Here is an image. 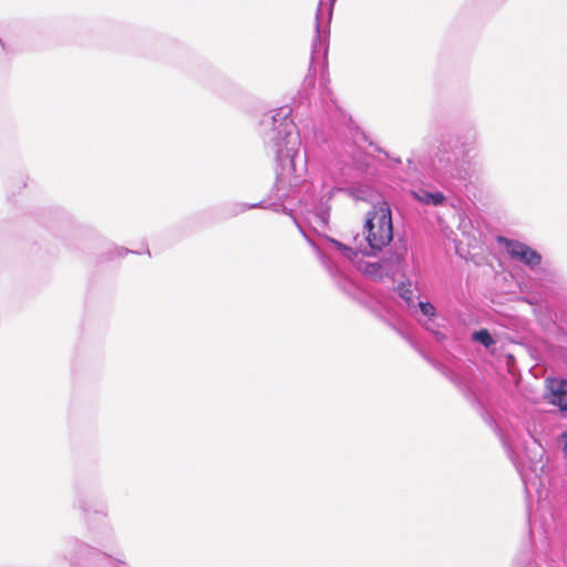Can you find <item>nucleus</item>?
<instances>
[{"instance_id":"15","label":"nucleus","mask_w":567,"mask_h":567,"mask_svg":"<svg viewBox=\"0 0 567 567\" xmlns=\"http://www.w3.org/2000/svg\"><path fill=\"white\" fill-rule=\"evenodd\" d=\"M398 295L405 301L408 307H414V291L411 282H400L396 287Z\"/></svg>"},{"instance_id":"14","label":"nucleus","mask_w":567,"mask_h":567,"mask_svg":"<svg viewBox=\"0 0 567 567\" xmlns=\"http://www.w3.org/2000/svg\"><path fill=\"white\" fill-rule=\"evenodd\" d=\"M76 505L82 511L85 519H89L91 514L106 517V512L104 509L96 508V506L86 495H80L76 499Z\"/></svg>"},{"instance_id":"6","label":"nucleus","mask_w":567,"mask_h":567,"mask_svg":"<svg viewBox=\"0 0 567 567\" xmlns=\"http://www.w3.org/2000/svg\"><path fill=\"white\" fill-rule=\"evenodd\" d=\"M499 241L504 244V247L511 258L524 264L530 270H535L540 266L543 259L542 255L528 245L519 240L504 237H499Z\"/></svg>"},{"instance_id":"22","label":"nucleus","mask_w":567,"mask_h":567,"mask_svg":"<svg viewBox=\"0 0 567 567\" xmlns=\"http://www.w3.org/2000/svg\"><path fill=\"white\" fill-rule=\"evenodd\" d=\"M106 538H107V540H111V539L113 538V535H112V533H111V532L109 533V535H107V537H106Z\"/></svg>"},{"instance_id":"18","label":"nucleus","mask_w":567,"mask_h":567,"mask_svg":"<svg viewBox=\"0 0 567 567\" xmlns=\"http://www.w3.org/2000/svg\"><path fill=\"white\" fill-rule=\"evenodd\" d=\"M559 348L561 350V355L567 363V333H564L559 338Z\"/></svg>"},{"instance_id":"23","label":"nucleus","mask_w":567,"mask_h":567,"mask_svg":"<svg viewBox=\"0 0 567 567\" xmlns=\"http://www.w3.org/2000/svg\"><path fill=\"white\" fill-rule=\"evenodd\" d=\"M0 44H1L2 47H4V43H3V41H2V39H1V38H0Z\"/></svg>"},{"instance_id":"16","label":"nucleus","mask_w":567,"mask_h":567,"mask_svg":"<svg viewBox=\"0 0 567 567\" xmlns=\"http://www.w3.org/2000/svg\"><path fill=\"white\" fill-rule=\"evenodd\" d=\"M472 339L481 344H483L484 347L488 348L491 347L492 344L495 343L492 334L488 332L487 329H481V330H477L475 331L473 334H472Z\"/></svg>"},{"instance_id":"17","label":"nucleus","mask_w":567,"mask_h":567,"mask_svg":"<svg viewBox=\"0 0 567 567\" xmlns=\"http://www.w3.org/2000/svg\"><path fill=\"white\" fill-rule=\"evenodd\" d=\"M420 166H421V162L416 158L415 155H412L411 157L408 158V168H409V172H411V176H417L419 173L421 172L420 169Z\"/></svg>"},{"instance_id":"10","label":"nucleus","mask_w":567,"mask_h":567,"mask_svg":"<svg viewBox=\"0 0 567 567\" xmlns=\"http://www.w3.org/2000/svg\"><path fill=\"white\" fill-rule=\"evenodd\" d=\"M547 391L549 401L559 408L564 416H567V380L547 379Z\"/></svg>"},{"instance_id":"3","label":"nucleus","mask_w":567,"mask_h":567,"mask_svg":"<svg viewBox=\"0 0 567 567\" xmlns=\"http://www.w3.org/2000/svg\"><path fill=\"white\" fill-rule=\"evenodd\" d=\"M326 239L349 260H355L359 255H377L393 239V223L390 204L381 200L367 213L362 237L353 238L354 245L348 246L333 238Z\"/></svg>"},{"instance_id":"7","label":"nucleus","mask_w":567,"mask_h":567,"mask_svg":"<svg viewBox=\"0 0 567 567\" xmlns=\"http://www.w3.org/2000/svg\"><path fill=\"white\" fill-rule=\"evenodd\" d=\"M293 220H295L296 225L298 226L302 236L309 241L310 245H312L317 249L318 256L321 260V264L326 267V269L329 271L331 277L334 279V282L338 286V288L346 295L354 298L358 293L357 286L346 275H343L338 269V267H336L333 265V261L331 260V258L329 256L323 254L318 247L315 246V244L309 239L308 235L306 234V231L303 230L301 225L297 221V219L293 218Z\"/></svg>"},{"instance_id":"4","label":"nucleus","mask_w":567,"mask_h":567,"mask_svg":"<svg viewBox=\"0 0 567 567\" xmlns=\"http://www.w3.org/2000/svg\"><path fill=\"white\" fill-rule=\"evenodd\" d=\"M336 0H320L316 12V33L311 47L309 72L327 68L330 22Z\"/></svg>"},{"instance_id":"20","label":"nucleus","mask_w":567,"mask_h":567,"mask_svg":"<svg viewBox=\"0 0 567 567\" xmlns=\"http://www.w3.org/2000/svg\"><path fill=\"white\" fill-rule=\"evenodd\" d=\"M127 252H128V250H127V249H125V248H117V249H116V254H117V256H118V257H123V256H124V255H126Z\"/></svg>"},{"instance_id":"1","label":"nucleus","mask_w":567,"mask_h":567,"mask_svg":"<svg viewBox=\"0 0 567 567\" xmlns=\"http://www.w3.org/2000/svg\"><path fill=\"white\" fill-rule=\"evenodd\" d=\"M313 86L315 75L308 74L293 99L292 106L285 105L275 110L261 121V126L264 141L275 153L277 162L274 196L281 202L297 199L303 207L308 223L315 229H326L331 210L329 200L336 192L362 202H370L374 192L367 184H357L330 188L318 200L315 199V185L305 177L307 159L300 154L301 134L308 138L311 133L318 144H328L341 162L360 172H365L370 164L362 150L349 136L352 133L347 124V116L328 89L322 93L320 110L316 105V115L312 117L309 93Z\"/></svg>"},{"instance_id":"8","label":"nucleus","mask_w":567,"mask_h":567,"mask_svg":"<svg viewBox=\"0 0 567 567\" xmlns=\"http://www.w3.org/2000/svg\"><path fill=\"white\" fill-rule=\"evenodd\" d=\"M408 255V246L403 240H399L390 248L381 259L389 277L403 275L405 270V257Z\"/></svg>"},{"instance_id":"2","label":"nucleus","mask_w":567,"mask_h":567,"mask_svg":"<svg viewBox=\"0 0 567 567\" xmlns=\"http://www.w3.org/2000/svg\"><path fill=\"white\" fill-rule=\"evenodd\" d=\"M478 151V132L468 126L457 132H443L429 159L432 178L454 196H463L473 184L472 159Z\"/></svg>"},{"instance_id":"11","label":"nucleus","mask_w":567,"mask_h":567,"mask_svg":"<svg viewBox=\"0 0 567 567\" xmlns=\"http://www.w3.org/2000/svg\"><path fill=\"white\" fill-rule=\"evenodd\" d=\"M252 208H270L275 212H281L284 214L291 215V209L286 207L281 202L276 203L272 202L270 204H266V202L261 200L255 204H244V203H233L225 206V216L226 217H235L239 214L245 213L248 209Z\"/></svg>"},{"instance_id":"21","label":"nucleus","mask_w":567,"mask_h":567,"mask_svg":"<svg viewBox=\"0 0 567 567\" xmlns=\"http://www.w3.org/2000/svg\"><path fill=\"white\" fill-rule=\"evenodd\" d=\"M563 437H564V452L567 455V432L564 433Z\"/></svg>"},{"instance_id":"13","label":"nucleus","mask_w":567,"mask_h":567,"mask_svg":"<svg viewBox=\"0 0 567 567\" xmlns=\"http://www.w3.org/2000/svg\"><path fill=\"white\" fill-rule=\"evenodd\" d=\"M370 256L371 255H359V257L355 258V260H351V261L357 266V268L360 272H362L363 275H365L374 280H382L383 278L389 277L381 260H379V261L364 260V257H370Z\"/></svg>"},{"instance_id":"5","label":"nucleus","mask_w":567,"mask_h":567,"mask_svg":"<svg viewBox=\"0 0 567 567\" xmlns=\"http://www.w3.org/2000/svg\"><path fill=\"white\" fill-rule=\"evenodd\" d=\"M68 545L71 551L72 567H128L124 561L115 559L80 539H71Z\"/></svg>"},{"instance_id":"19","label":"nucleus","mask_w":567,"mask_h":567,"mask_svg":"<svg viewBox=\"0 0 567 567\" xmlns=\"http://www.w3.org/2000/svg\"><path fill=\"white\" fill-rule=\"evenodd\" d=\"M377 151H378L379 153H382L386 158L391 159L395 166H396V165H400V164L402 163V161H401V158H400V157H391V156L389 155V153H388L386 151L382 150V148H379V147H378V148H377Z\"/></svg>"},{"instance_id":"12","label":"nucleus","mask_w":567,"mask_h":567,"mask_svg":"<svg viewBox=\"0 0 567 567\" xmlns=\"http://www.w3.org/2000/svg\"><path fill=\"white\" fill-rule=\"evenodd\" d=\"M410 193L417 203L424 206H443L447 199L443 192L425 187H417Z\"/></svg>"},{"instance_id":"9","label":"nucleus","mask_w":567,"mask_h":567,"mask_svg":"<svg viewBox=\"0 0 567 567\" xmlns=\"http://www.w3.org/2000/svg\"><path fill=\"white\" fill-rule=\"evenodd\" d=\"M413 311L416 320L430 332H432L436 340H443L444 333L440 331L439 324L436 323V309L429 301H419Z\"/></svg>"}]
</instances>
